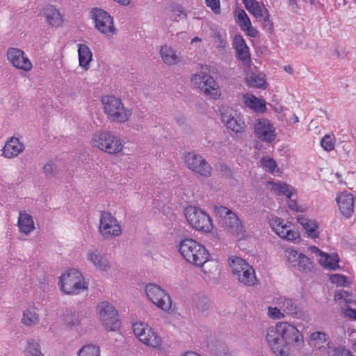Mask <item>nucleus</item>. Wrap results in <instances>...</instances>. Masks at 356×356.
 Instances as JSON below:
<instances>
[{"mask_svg": "<svg viewBox=\"0 0 356 356\" xmlns=\"http://www.w3.org/2000/svg\"><path fill=\"white\" fill-rule=\"evenodd\" d=\"M179 252L188 263L195 266H202L209 257L204 246L191 238H186L179 243Z\"/></svg>", "mask_w": 356, "mask_h": 356, "instance_id": "f257e3e1", "label": "nucleus"}, {"mask_svg": "<svg viewBox=\"0 0 356 356\" xmlns=\"http://www.w3.org/2000/svg\"><path fill=\"white\" fill-rule=\"evenodd\" d=\"M102 103L104 113L112 122H125L131 115V111L125 108L121 99L114 96L103 97Z\"/></svg>", "mask_w": 356, "mask_h": 356, "instance_id": "f03ea898", "label": "nucleus"}, {"mask_svg": "<svg viewBox=\"0 0 356 356\" xmlns=\"http://www.w3.org/2000/svg\"><path fill=\"white\" fill-rule=\"evenodd\" d=\"M90 145L110 154H116L123 149L122 142L118 137L108 131L104 130L97 131L92 134Z\"/></svg>", "mask_w": 356, "mask_h": 356, "instance_id": "7ed1b4c3", "label": "nucleus"}, {"mask_svg": "<svg viewBox=\"0 0 356 356\" xmlns=\"http://www.w3.org/2000/svg\"><path fill=\"white\" fill-rule=\"evenodd\" d=\"M229 264L233 275L240 283L249 286L257 283L254 269L245 260L238 257H232Z\"/></svg>", "mask_w": 356, "mask_h": 356, "instance_id": "20e7f679", "label": "nucleus"}, {"mask_svg": "<svg viewBox=\"0 0 356 356\" xmlns=\"http://www.w3.org/2000/svg\"><path fill=\"white\" fill-rule=\"evenodd\" d=\"M213 211L216 217L221 218L223 226L228 232L239 239L243 238L245 235L243 225L234 212L224 206H215Z\"/></svg>", "mask_w": 356, "mask_h": 356, "instance_id": "39448f33", "label": "nucleus"}, {"mask_svg": "<svg viewBox=\"0 0 356 356\" xmlns=\"http://www.w3.org/2000/svg\"><path fill=\"white\" fill-rule=\"evenodd\" d=\"M59 285L60 290L65 294H78L88 289L82 274L74 268L60 277Z\"/></svg>", "mask_w": 356, "mask_h": 356, "instance_id": "423d86ee", "label": "nucleus"}, {"mask_svg": "<svg viewBox=\"0 0 356 356\" xmlns=\"http://www.w3.org/2000/svg\"><path fill=\"white\" fill-rule=\"evenodd\" d=\"M185 216L188 223L197 230L209 232L213 229L210 216L198 207L193 206L186 207Z\"/></svg>", "mask_w": 356, "mask_h": 356, "instance_id": "0eeeda50", "label": "nucleus"}, {"mask_svg": "<svg viewBox=\"0 0 356 356\" xmlns=\"http://www.w3.org/2000/svg\"><path fill=\"white\" fill-rule=\"evenodd\" d=\"M135 336L145 346L159 348L162 344L161 337L146 323L136 322L132 325Z\"/></svg>", "mask_w": 356, "mask_h": 356, "instance_id": "6e6552de", "label": "nucleus"}, {"mask_svg": "<svg viewBox=\"0 0 356 356\" xmlns=\"http://www.w3.org/2000/svg\"><path fill=\"white\" fill-rule=\"evenodd\" d=\"M98 232L103 238L109 240L120 236L122 228L116 218L110 212L102 211Z\"/></svg>", "mask_w": 356, "mask_h": 356, "instance_id": "1a4fd4ad", "label": "nucleus"}, {"mask_svg": "<svg viewBox=\"0 0 356 356\" xmlns=\"http://www.w3.org/2000/svg\"><path fill=\"white\" fill-rule=\"evenodd\" d=\"M91 17L95 22V27L101 33L111 38L117 32L114 25L113 18L106 11L94 8L91 10Z\"/></svg>", "mask_w": 356, "mask_h": 356, "instance_id": "9d476101", "label": "nucleus"}, {"mask_svg": "<svg viewBox=\"0 0 356 356\" xmlns=\"http://www.w3.org/2000/svg\"><path fill=\"white\" fill-rule=\"evenodd\" d=\"M99 318L108 331H115L120 326L118 314L115 307L107 301L99 303L97 306Z\"/></svg>", "mask_w": 356, "mask_h": 356, "instance_id": "9b49d317", "label": "nucleus"}, {"mask_svg": "<svg viewBox=\"0 0 356 356\" xmlns=\"http://www.w3.org/2000/svg\"><path fill=\"white\" fill-rule=\"evenodd\" d=\"M145 293L150 301L158 308L165 312H170L172 300L170 295L159 285L148 284L145 286Z\"/></svg>", "mask_w": 356, "mask_h": 356, "instance_id": "f8f14e48", "label": "nucleus"}, {"mask_svg": "<svg viewBox=\"0 0 356 356\" xmlns=\"http://www.w3.org/2000/svg\"><path fill=\"white\" fill-rule=\"evenodd\" d=\"M184 162L186 167L195 174L205 178L212 175V167L199 154L188 152L185 155Z\"/></svg>", "mask_w": 356, "mask_h": 356, "instance_id": "ddd939ff", "label": "nucleus"}, {"mask_svg": "<svg viewBox=\"0 0 356 356\" xmlns=\"http://www.w3.org/2000/svg\"><path fill=\"white\" fill-rule=\"evenodd\" d=\"M193 86L200 89L204 94L210 95L213 99L220 96V91L216 81L210 75L204 72L193 74L191 77Z\"/></svg>", "mask_w": 356, "mask_h": 356, "instance_id": "4468645a", "label": "nucleus"}, {"mask_svg": "<svg viewBox=\"0 0 356 356\" xmlns=\"http://www.w3.org/2000/svg\"><path fill=\"white\" fill-rule=\"evenodd\" d=\"M222 122L227 129L236 134H241L245 131L246 124L235 111L227 106H222L220 109Z\"/></svg>", "mask_w": 356, "mask_h": 356, "instance_id": "2eb2a0df", "label": "nucleus"}, {"mask_svg": "<svg viewBox=\"0 0 356 356\" xmlns=\"http://www.w3.org/2000/svg\"><path fill=\"white\" fill-rule=\"evenodd\" d=\"M255 136L264 143H272L275 140V128L269 120L265 118L257 119L254 124Z\"/></svg>", "mask_w": 356, "mask_h": 356, "instance_id": "dca6fc26", "label": "nucleus"}, {"mask_svg": "<svg viewBox=\"0 0 356 356\" xmlns=\"http://www.w3.org/2000/svg\"><path fill=\"white\" fill-rule=\"evenodd\" d=\"M6 56L10 63L16 69L29 72L33 68V64L24 51L15 47L7 50Z\"/></svg>", "mask_w": 356, "mask_h": 356, "instance_id": "f3484780", "label": "nucleus"}, {"mask_svg": "<svg viewBox=\"0 0 356 356\" xmlns=\"http://www.w3.org/2000/svg\"><path fill=\"white\" fill-rule=\"evenodd\" d=\"M270 225L274 232L283 239L295 241L300 237L298 232L291 229V224L290 222L285 223L282 218H273L270 220Z\"/></svg>", "mask_w": 356, "mask_h": 356, "instance_id": "a211bd4d", "label": "nucleus"}, {"mask_svg": "<svg viewBox=\"0 0 356 356\" xmlns=\"http://www.w3.org/2000/svg\"><path fill=\"white\" fill-rule=\"evenodd\" d=\"M277 325L285 346L286 344H298L302 342L303 336L295 326L287 322H279Z\"/></svg>", "mask_w": 356, "mask_h": 356, "instance_id": "6ab92c4d", "label": "nucleus"}, {"mask_svg": "<svg viewBox=\"0 0 356 356\" xmlns=\"http://www.w3.org/2000/svg\"><path fill=\"white\" fill-rule=\"evenodd\" d=\"M86 258L99 271L107 272L111 268V264L107 255L98 249L88 250Z\"/></svg>", "mask_w": 356, "mask_h": 356, "instance_id": "aec40b11", "label": "nucleus"}, {"mask_svg": "<svg viewBox=\"0 0 356 356\" xmlns=\"http://www.w3.org/2000/svg\"><path fill=\"white\" fill-rule=\"evenodd\" d=\"M266 340L274 353L282 356L284 355L285 346L277 323L275 327L268 328L266 334Z\"/></svg>", "mask_w": 356, "mask_h": 356, "instance_id": "412c9836", "label": "nucleus"}, {"mask_svg": "<svg viewBox=\"0 0 356 356\" xmlns=\"http://www.w3.org/2000/svg\"><path fill=\"white\" fill-rule=\"evenodd\" d=\"M354 200L353 195L348 192L341 193L336 198L341 213L346 218H350L354 213Z\"/></svg>", "mask_w": 356, "mask_h": 356, "instance_id": "4be33fe9", "label": "nucleus"}, {"mask_svg": "<svg viewBox=\"0 0 356 356\" xmlns=\"http://www.w3.org/2000/svg\"><path fill=\"white\" fill-rule=\"evenodd\" d=\"M233 47L236 50V57L241 60L245 66H250L251 63L249 48L241 35H236L233 40Z\"/></svg>", "mask_w": 356, "mask_h": 356, "instance_id": "5701e85b", "label": "nucleus"}, {"mask_svg": "<svg viewBox=\"0 0 356 356\" xmlns=\"http://www.w3.org/2000/svg\"><path fill=\"white\" fill-rule=\"evenodd\" d=\"M234 16L236 22L247 35L253 38L257 35V31L252 26L250 19L243 9L237 8L234 11Z\"/></svg>", "mask_w": 356, "mask_h": 356, "instance_id": "b1692460", "label": "nucleus"}, {"mask_svg": "<svg viewBox=\"0 0 356 356\" xmlns=\"http://www.w3.org/2000/svg\"><path fill=\"white\" fill-rule=\"evenodd\" d=\"M276 304L279 307L288 315H291L295 318H300L302 316V311L298 307L296 302L286 297H280L276 300Z\"/></svg>", "mask_w": 356, "mask_h": 356, "instance_id": "393cba45", "label": "nucleus"}, {"mask_svg": "<svg viewBox=\"0 0 356 356\" xmlns=\"http://www.w3.org/2000/svg\"><path fill=\"white\" fill-rule=\"evenodd\" d=\"M24 149V145L17 138L12 137L6 143L2 155L8 159L17 156Z\"/></svg>", "mask_w": 356, "mask_h": 356, "instance_id": "a878e982", "label": "nucleus"}, {"mask_svg": "<svg viewBox=\"0 0 356 356\" xmlns=\"http://www.w3.org/2000/svg\"><path fill=\"white\" fill-rule=\"evenodd\" d=\"M159 54L162 61L167 65H175L181 61L180 54L168 44L161 47Z\"/></svg>", "mask_w": 356, "mask_h": 356, "instance_id": "bb28decb", "label": "nucleus"}, {"mask_svg": "<svg viewBox=\"0 0 356 356\" xmlns=\"http://www.w3.org/2000/svg\"><path fill=\"white\" fill-rule=\"evenodd\" d=\"M44 15L50 26H59L63 23L62 16L54 6L47 5L44 8Z\"/></svg>", "mask_w": 356, "mask_h": 356, "instance_id": "cd10ccee", "label": "nucleus"}, {"mask_svg": "<svg viewBox=\"0 0 356 356\" xmlns=\"http://www.w3.org/2000/svg\"><path fill=\"white\" fill-rule=\"evenodd\" d=\"M19 229L26 235L29 234L35 229L33 218L26 211H20L17 222Z\"/></svg>", "mask_w": 356, "mask_h": 356, "instance_id": "c85d7f7f", "label": "nucleus"}, {"mask_svg": "<svg viewBox=\"0 0 356 356\" xmlns=\"http://www.w3.org/2000/svg\"><path fill=\"white\" fill-rule=\"evenodd\" d=\"M244 103L247 106L257 113H264L266 110V102L259 99L253 95L245 94L243 95Z\"/></svg>", "mask_w": 356, "mask_h": 356, "instance_id": "c756f323", "label": "nucleus"}, {"mask_svg": "<svg viewBox=\"0 0 356 356\" xmlns=\"http://www.w3.org/2000/svg\"><path fill=\"white\" fill-rule=\"evenodd\" d=\"M268 185L270 186L271 191L277 195H284L287 198H291L295 192V189L284 182H273L268 181Z\"/></svg>", "mask_w": 356, "mask_h": 356, "instance_id": "7c9ffc66", "label": "nucleus"}, {"mask_svg": "<svg viewBox=\"0 0 356 356\" xmlns=\"http://www.w3.org/2000/svg\"><path fill=\"white\" fill-rule=\"evenodd\" d=\"M329 346L330 339L325 332L316 331L312 333L309 336V344L316 349L321 350L325 348L324 344Z\"/></svg>", "mask_w": 356, "mask_h": 356, "instance_id": "2f4dec72", "label": "nucleus"}, {"mask_svg": "<svg viewBox=\"0 0 356 356\" xmlns=\"http://www.w3.org/2000/svg\"><path fill=\"white\" fill-rule=\"evenodd\" d=\"M297 221L304 227L309 236L312 238L318 237V225L314 220H309L303 216H298Z\"/></svg>", "mask_w": 356, "mask_h": 356, "instance_id": "473e14b6", "label": "nucleus"}, {"mask_svg": "<svg viewBox=\"0 0 356 356\" xmlns=\"http://www.w3.org/2000/svg\"><path fill=\"white\" fill-rule=\"evenodd\" d=\"M186 14L182 6L177 4H172L165 10V19L172 22H179L184 19Z\"/></svg>", "mask_w": 356, "mask_h": 356, "instance_id": "72a5a7b5", "label": "nucleus"}, {"mask_svg": "<svg viewBox=\"0 0 356 356\" xmlns=\"http://www.w3.org/2000/svg\"><path fill=\"white\" fill-rule=\"evenodd\" d=\"M79 65L84 70L89 68L90 63L92 60V54L90 48L86 44H79Z\"/></svg>", "mask_w": 356, "mask_h": 356, "instance_id": "f704fd0d", "label": "nucleus"}, {"mask_svg": "<svg viewBox=\"0 0 356 356\" xmlns=\"http://www.w3.org/2000/svg\"><path fill=\"white\" fill-rule=\"evenodd\" d=\"M243 3L250 14L257 19H261L262 13L266 10L262 3L256 0H243Z\"/></svg>", "mask_w": 356, "mask_h": 356, "instance_id": "c9c22d12", "label": "nucleus"}, {"mask_svg": "<svg viewBox=\"0 0 356 356\" xmlns=\"http://www.w3.org/2000/svg\"><path fill=\"white\" fill-rule=\"evenodd\" d=\"M245 81L249 86L252 88H264L266 87L265 75L260 72L248 73Z\"/></svg>", "mask_w": 356, "mask_h": 356, "instance_id": "e433bc0d", "label": "nucleus"}, {"mask_svg": "<svg viewBox=\"0 0 356 356\" xmlns=\"http://www.w3.org/2000/svg\"><path fill=\"white\" fill-rule=\"evenodd\" d=\"M23 353L25 356H44L41 351L39 341L34 339H29L26 341Z\"/></svg>", "mask_w": 356, "mask_h": 356, "instance_id": "4c0bfd02", "label": "nucleus"}, {"mask_svg": "<svg viewBox=\"0 0 356 356\" xmlns=\"http://www.w3.org/2000/svg\"><path fill=\"white\" fill-rule=\"evenodd\" d=\"M339 258L337 254L330 255L327 253L323 254L319 259V263L325 268L330 270H336L339 268Z\"/></svg>", "mask_w": 356, "mask_h": 356, "instance_id": "58836bf2", "label": "nucleus"}, {"mask_svg": "<svg viewBox=\"0 0 356 356\" xmlns=\"http://www.w3.org/2000/svg\"><path fill=\"white\" fill-rule=\"evenodd\" d=\"M39 316L33 308H29L24 312L22 323L26 326L32 327L38 324Z\"/></svg>", "mask_w": 356, "mask_h": 356, "instance_id": "ea45409f", "label": "nucleus"}, {"mask_svg": "<svg viewBox=\"0 0 356 356\" xmlns=\"http://www.w3.org/2000/svg\"><path fill=\"white\" fill-rule=\"evenodd\" d=\"M300 272H309L313 268L309 259L302 253L299 254V259L293 266Z\"/></svg>", "mask_w": 356, "mask_h": 356, "instance_id": "a19ab883", "label": "nucleus"}, {"mask_svg": "<svg viewBox=\"0 0 356 356\" xmlns=\"http://www.w3.org/2000/svg\"><path fill=\"white\" fill-rule=\"evenodd\" d=\"M77 356H101L100 348L94 344L85 345L78 351Z\"/></svg>", "mask_w": 356, "mask_h": 356, "instance_id": "79ce46f5", "label": "nucleus"}, {"mask_svg": "<svg viewBox=\"0 0 356 356\" xmlns=\"http://www.w3.org/2000/svg\"><path fill=\"white\" fill-rule=\"evenodd\" d=\"M193 302L195 307L202 312L207 310L209 308L210 304L209 298L203 296H195V298L193 299Z\"/></svg>", "mask_w": 356, "mask_h": 356, "instance_id": "37998d69", "label": "nucleus"}, {"mask_svg": "<svg viewBox=\"0 0 356 356\" xmlns=\"http://www.w3.org/2000/svg\"><path fill=\"white\" fill-rule=\"evenodd\" d=\"M213 38L216 49L222 50L226 47L227 42L225 34L223 35L219 31H216L213 33Z\"/></svg>", "mask_w": 356, "mask_h": 356, "instance_id": "c03bdc74", "label": "nucleus"}, {"mask_svg": "<svg viewBox=\"0 0 356 356\" xmlns=\"http://www.w3.org/2000/svg\"><path fill=\"white\" fill-rule=\"evenodd\" d=\"M43 172L47 178H52L58 175V169L54 163L49 161L44 165Z\"/></svg>", "mask_w": 356, "mask_h": 356, "instance_id": "a18cd8bd", "label": "nucleus"}, {"mask_svg": "<svg viewBox=\"0 0 356 356\" xmlns=\"http://www.w3.org/2000/svg\"><path fill=\"white\" fill-rule=\"evenodd\" d=\"M329 356H353L351 352L343 346H337L330 348Z\"/></svg>", "mask_w": 356, "mask_h": 356, "instance_id": "49530a36", "label": "nucleus"}, {"mask_svg": "<svg viewBox=\"0 0 356 356\" xmlns=\"http://www.w3.org/2000/svg\"><path fill=\"white\" fill-rule=\"evenodd\" d=\"M65 321L70 327L78 326L81 322L79 314L76 313L67 314Z\"/></svg>", "mask_w": 356, "mask_h": 356, "instance_id": "de8ad7c7", "label": "nucleus"}, {"mask_svg": "<svg viewBox=\"0 0 356 356\" xmlns=\"http://www.w3.org/2000/svg\"><path fill=\"white\" fill-rule=\"evenodd\" d=\"M261 165L266 170L271 173H273L277 168L276 162L268 156L263 158Z\"/></svg>", "mask_w": 356, "mask_h": 356, "instance_id": "09e8293b", "label": "nucleus"}, {"mask_svg": "<svg viewBox=\"0 0 356 356\" xmlns=\"http://www.w3.org/2000/svg\"><path fill=\"white\" fill-rule=\"evenodd\" d=\"M285 257L287 261L294 266L299 259V254L298 251L294 249H287L285 251Z\"/></svg>", "mask_w": 356, "mask_h": 356, "instance_id": "8fccbe9b", "label": "nucleus"}, {"mask_svg": "<svg viewBox=\"0 0 356 356\" xmlns=\"http://www.w3.org/2000/svg\"><path fill=\"white\" fill-rule=\"evenodd\" d=\"M330 280L333 284L340 286H346L348 282L345 276L339 274L332 275L330 277Z\"/></svg>", "mask_w": 356, "mask_h": 356, "instance_id": "3c124183", "label": "nucleus"}, {"mask_svg": "<svg viewBox=\"0 0 356 356\" xmlns=\"http://www.w3.org/2000/svg\"><path fill=\"white\" fill-rule=\"evenodd\" d=\"M281 309L277 307H269L268 309V316L273 319H282L284 318V314L281 312Z\"/></svg>", "mask_w": 356, "mask_h": 356, "instance_id": "603ef678", "label": "nucleus"}, {"mask_svg": "<svg viewBox=\"0 0 356 356\" xmlns=\"http://www.w3.org/2000/svg\"><path fill=\"white\" fill-rule=\"evenodd\" d=\"M321 145L326 151H331L334 147V140L330 136H324L321 141Z\"/></svg>", "mask_w": 356, "mask_h": 356, "instance_id": "864d4df0", "label": "nucleus"}, {"mask_svg": "<svg viewBox=\"0 0 356 356\" xmlns=\"http://www.w3.org/2000/svg\"><path fill=\"white\" fill-rule=\"evenodd\" d=\"M205 2L207 6L211 8L214 13L219 14L220 13L219 0H205Z\"/></svg>", "mask_w": 356, "mask_h": 356, "instance_id": "5fc2aeb1", "label": "nucleus"}, {"mask_svg": "<svg viewBox=\"0 0 356 356\" xmlns=\"http://www.w3.org/2000/svg\"><path fill=\"white\" fill-rule=\"evenodd\" d=\"M270 13L268 12V10L266 9L263 13H262V17H261V19H259V20L261 21H264L265 22V26L266 27H268V29L270 30V31H273V22L270 20Z\"/></svg>", "mask_w": 356, "mask_h": 356, "instance_id": "6e6d98bb", "label": "nucleus"}, {"mask_svg": "<svg viewBox=\"0 0 356 356\" xmlns=\"http://www.w3.org/2000/svg\"><path fill=\"white\" fill-rule=\"evenodd\" d=\"M349 296V293L344 290H338L335 292L334 300H344L347 302V298Z\"/></svg>", "mask_w": 356, "mask_h": 356, "instance_id": "4d7b16f0", "label": "nucleus"}, {"mask_svg": "<svg viewBox=\"0 0 356 356\" xmlns=\"http://www.w3.org/2000/svg\"><path fill=\"white\" fill-rule=\"evenodd\" d=\"M345 315L352 319L356 318V311L355 309L348 308L345 311Z\"/></svg>", "mask_w": 356, "mask_h": 356, "instance_id": "13d9d810", "label": "nucleus"}, {"mask_svg": "<svg viewBox=\"0 0 356 356\" xmlns=\"http://www.w3.org/2000/svg\"><path fill=\"white\" fill-rule=\"evenodd\" d=\"M311 252L312 253H314L316 254H318L321 257H323V254H325V252H323L322 251H321L316 246H312L309 248Z\"/></svg>", "mask_w": 356, "mask_h": 356, "instance_id": "bf43d9fd", "label": "nucleus"}, {"mask_svg": "<svg viewBox=\"0 0 356 356\" xmlns=\"http://www.w3.org/2000/svg\"><path fill=\"white\" fill-rule=\"evenodd\" d=\"M288 204H289V207L291 209H292V210H293V211H299V210H298V204H297V203H296L295 201H293V200H291L289 202Z\"/></svg>", "mask_w": 356, "mask_h": 356, "instance_id": "052dcab7", "label": "nucleus"}, {"mask_svg": "<svg viewBox=\"0 0 356 356\" xmlns=\"http://www.w3.org/2000/svg\"><path fill=\"white\" fill-rule=\"evenodd\" d=\"M121 6H127L130 3L131 0H113Z\"/></svg>", "mask_w": 356, "mask_h": 356, "instance_id": "680f3d73", "label": "nucleus"}, {"mask_svg": "<svg viewBox=\"0 0 356 356\" xmlns=\"http://www.w3.org/2000/svg\"><path fill=\"white\" fill-rule=\"evenodd\" d=\"M177 122L179 124V125H182L184 124H185L186 122V118L184 117H180L179 118H177Z\"/></svg>", "mask_w": 356, "mask_h": 356, "instance_id": "e2e57ef3", "label": "nucleus"}, {"mask_svg": "<svg viewBox=\"0 0 356 356\" xmlns=\"http://www.w3.org/2000/svg\"><path fill=\"white\" fill-rule=\"evenodd\" d=\"M183 356H201V355L195 352L188 351V352H186Z\"/></svg>", "mask_w": 356, "mask_h": 356, "instance_id": "0e129e2a", "label": "nucleus"}, {"mask_svg": "<svg viewBox=\"0 0 356 356\" xmlns=\"http://www.w3.org/2000/svg\"><path fill=\"white\" fill-rule=\"evenodd\" d=\"M291 120L293 123H296L299 122V119L296 115H293V117L291 118Z\"/></svg>", "mask_w": 356, "mask_h": 356, "instance_id": "69168bd1", "label": "nucleus"}, {"mask_svg": "<svg viewBox=\"0 0 356 356\" xmlns=\"http://www.w3.org/2000/svg\"><path fill=\"white\" fill-rule=\"evenodd\" d=\"M201 41H202L201 38H200L198 37H195L194 38L192 39L191 44L193 42H201Z\"/></svg>", "mask_w": 356, "mask_h": 356, "instance_id": "338daca9", "label": "nucleus"}, {"mask_svg": "<svg viewBox=\"0 0 356 356\" xmlns=\"http://www.w3.org/2000/svg\"><path fill=\"white\" fill-rule=\"evenodd\" d=\"M289 70H291V67H285V70L288 71Z\"/></svg>", "mask_w": 356, "mask_h": 356, "instance_id": "774afa93", "label": "nucleus"}]
</instances>
